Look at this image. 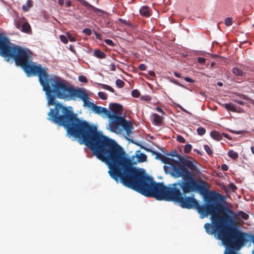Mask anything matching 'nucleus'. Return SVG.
I'll list each match as a JSON object with an SVG mask.
<instances>
[{"label":"nucleus","instance_id":"obj_32","mask_svg":"<svg viewBox=\"0 0 254 254\" xmlns=\"http://www.w3.org/2000/svg\"><path fill=\"white\" fill-rule=\"evenodd\" d=\"M204 148L208 155H212L213 152L211 151L210 147L208 145H204Z\"/></svg>","mask_w":254,"mask_h":254},{"label":"nucleus","instance_id":"obj_26","mask_svg":"<svg viewBox=\"0 0 254 254\" xmlns=\"http://www.w3.org/2000/svg\"><path fill=\"white\" fill-rule=\"evenodd\" d=\"M116 84L119 88H122L124 86L125 83L123 80L118 79L116 81Z\"/></svg>","mask_w":254,"mask_h":254},{"label":"nucleus","instance_id":"obj_31","mask_svg":"<svg viewBox=\"0 0 254 254\" xmlns=\"http://www.w3.org/2000/svg\"><path fill=\"white\" fill-rule=\"evenodd\" d=\"M98 95L100 98L102 100H106L107 98L106 94L103 92H99Z\"/></svg>","mask_w":254,"mask_h":254},{"label":"nucleus","instance_id":"obj_37","mask_svg":"<svg viewBox=\"0 0 254 254\" xmlns=\"http://www.w3.org/2000/svg\"><path fill=\"white\" fill-rule=\"evenodd\" d=\"M177 140L178 141L181 143H185L186 142L185 139L182 135H178Z\"/></svg>","mask_w":254,"mask_h":254},{"label":"nucleus","instance_id":"obj_22","mask_svg":"<svg viewBox=\"0 0 254 254\" xmlns=\"http://www.w3.org/2000/svg\"><path fill=\"white\" fill-rule=\"evenodd\" d=\"M238 215L240 217H241V218H242L245 220L248 219V218L249 217V215L248 214H247L246 213H245L242 211H239Z\"/></svg>","mask_w":254,"mask_h":254},{"label":"nucleus","instance_id":"obj_44","mask_svg":"<svg viewBox=\"0 0 254 254\" xmlns=\"http://www.w3.org/2000/svg\"><path fill=\"white\" fill-rule=\"evenodd\" d=\"M167 155L171 156L172 157L177 156L178 154L176 151H171L168 153H167Z\"/></svg>","mask_w":254,"mask_h":254},{"label":"nucleus","instance_id":"obj_43","mask_svg":"<svg viewBox=\"0 0 254 254\" xmlns=\"http://www.w3.org/2000/svg\"><path fill=\"white\" fill-rule=\"evenodd\" d=\"M206 60L205 59L201 57H199L197 58V62L201 64H204L205 63Z\"/></svg>","mask_w":254,"mask_h":254},{"label":"nucleus","instance_id":"obj_38","mask_svg":"<svg viewBox=\"0 0 254 254\" xmlns=\"http://www.w3.org/2000/svg\"><path fill=\"white\" fill-rule=\"evenodd\" d=\"M104 41L107 45L113 47L115 46V44L113 41L110 39H105Z\"/></svg>","mask_w":254,"mask_h":254},{"label":"nucleus","instance_id":"obj_56","mask_svg":"<svg viewBox=\"0 0 254 254\" xmlns=\"http://www.w3.org/2000/svg\"><path fill=\"white\" fill-rule=\"evenodd\" d=\"M222 135L226 138H228V134L225 133H223Z\"/></svg>","mask_w":254,"mask_h":254},{"label":"nucleus","instance_id":"obj_53","mask_svg":"<svg viewBox=\"0 0 254 254\" xmlns=\"http://www.w3.org/2000/svg\"><path fill=\"white\" fill-rule=\"evenodd\" d=\"M148 74L151 77H154L155 73L153 71H149Z\"/></svg>","mask_w":254,"mask_h":254},{"label":"nucleus","instance_id":"obj_20","mask_svg":"<svg viewBox=\"0 0 254 254\" xmlns=\"http://www.w3.org/2000/svg\"><path fill=\"white\" fill-rule=\"evenodd\" d=\"M176 160L166 157L164 155L161 160L163 163L171 166Z\"/></svg>","mask_w":254,"mask_h":254},{"label":"nucleus","instance_id":"obj_33","mask_svg":"<svg viewBox=\"0 0 254 254\" xmlns=\"http://www.w3.org/2000/svg\"><path fill=\"white\" fill-rule=\"evenodd\" d=\"M82 33L85 34V35L87 36H90L92 34V31L91 29L89 28H84L82 30Z\"/></svg>","mask_w":254,"mask_h":254},{"label":"nucleus","instance_id":"obj_2","mask_svg":"<svg viewBox=\"0 0 254 254\" xmlns=\"http://www.w3.org/2000/svg\"><path fill=\"white\" fill-rule=\"evenodd\" d=\"M112 179L144 196L178 202L183 208H194L201 218L211 215V223H207L204 226L209 235L214 234L212 230L213 228L230 218L229 214H233L232 210L220 204L222 201L205 202L200 205L193 196L184 197L180 189L177 187H167L163 183H156L143 170L133 166L131 159Z\"/></svg>","mask_w":254,"mask_h":254},{"label":"nucleus","instance_id":"obj_60","mask_svg":"<svg viewBox=\"0 0 254 254\" xmlns=\"http://www.w3.org/2000/svg\"><path fill=\"white\" fill-rule=\"evenodd\" d=\"M211 65L212 66L213 65V63L211 64Z\"/></svg>","mask_w":254,"mask_h":254},{"label":"nucleus","instance_id":"obj_55","mask_svg":"<svg viewBox=\"0 0 254 254\" xmlns=\"http://www.w3.org/2000/svg\"><path fill=\"white\" fill-rule=\"evenodd\" d=\"M58 3L61 6H62L64 4V0H59V1H58Z\"/></svg>","mask_w":254,"mask_h":254},{"label":"nucleus","instance_id":"obj_14","mask_svg":"<svg viewBox=\"0 0 254 254\" xmlns=\"http://www.w3.org/2000/svg\"><path fill=\"white\" fill-rule=\"evenodd\" d=\"M19 30L23 32L27 33H28L31 31V26L27 20H26L24 23H23L22 27Z\"/></svg>","mask_w":254,"mask_h":254},{"label":"nucleus","instance_id":"obj_59","mask_svg":"<svg viewBox=\"0 0 254 254\" xmlns=\"http://www.w3.org/2000/svg\"><path fill=\"white\" fill-rule=\"evenodd\" d=\"M194 151H196V149H194ZM197 153H199V151H197Z\"/></svg>","mask_w":254,"mask_h":254},{"label":"nucleus","instance_id":"obj_3","mask_svg":"<svg viewBox=\"0 0 254 254\" xmlns=\"http://www.w3.org/2000/svg\"><path fill=\"white\" fill-rule=\"evenodd\" d=\"M179 186L182 190L183 194H186L192 192H198L204 197L205 202H225L226 196L215 191H209L208 183L202 180L195 179L192 171L186 175L182 181L174 184L173 187Z\"/></svg>","mask_w":254,"mask_h":254},{"label":"nucleus","instance_id":"obj_54","mask_svg":"<svg viewBox=\"0 0 254 254\" xmlns=\"http://www.w3.org/2000/svg\"><path fill=\"white\" fill-rule=\"evenodd\" d=\"M174 75H175L176 77H177V78H180V77H181V74H180V73H178V72H174Z\"/></svg>","mask_w":254,"mask_h":254},{"label":"nucleus","instance_id":"obj_25","mask_svg":"<svg viewBox=\"0 0 254 254\" xmlns=\"http://www.w3.org/2000/svg\"><path fill=\"white\" fill-rule=\"evenodd\" d=\"M196 131H197L198 134H199V135H203V134H205V133L206 132L205 129L202 127H198L197 128Z\"/></svg>","mask_w":254,"mask_h":254},{"label":"nucleus","instance_id":"obj_39","mask_svg":"<svg viewBox=\"0 0 254 254\" xmlns=\"http://www.w3.org/2000/svg\"><path fill=\"white\" fill-rule=\"evenodd\" d=\"M67 39L70 41V42H75L76 41V39L74 37H73L72 35H71L69 33L67 34Z\"/></svg>","mask_w":254,"mask_h":254},{"label":"nucleus","instance_id":"obj_19","mask_svg":"<svg viewBox=\"0 0 254 254\" xmlns=\"http://www.w3.org/2000/svg\"><path fill=\"white\" fill-rule=\"evenodd\" d=\"M93 55L98 59H104L106 58V54L99 50H95Z\"/></svg>","mask_w":254,"mask_h":254},{"label":"nucleus","instance_id":"obj_15","mask_svg":"<svg viewBox=\"0 0 254 254\" xmlns=\"http://www.w3.org/2000/svg\"><path fill=\"white\" fill-rule=\"evenodd\" d=\"M232 72L235 75L239 76H245L246 75V72L237 67H234L233 68Z\"/></svg>","mask_w":254,"mask_h":254},{"label":"nucleus","instance_id":"obj_23","mask_svg":"<svg viewBox=\"0 0 254 254\" xmlns=\"http://www.w3.org/2000/svg\"><path fill=\"white\" fill-rule=\"evenodd\" d=\"M100 85L102 88L107 90H109L110 92H113V93L115 92V90L111 86H110L108 85H107V84H100Z\"/></svg>","mask_w":254,"mask_h":254},{"label":"nucleus","instance_id":"obj_24","mask_svg":"<svg viewBox=\"0 0 254 254\" xmlns=\"http://www.w3.org/2000/svg\"><path fill=\"white\" fill-rule=\"evenodd\" d=\"M152 153V154H154L155 155L156 157V159H158V160H161L162 158L163 157L164 155H162V154H161L159 152H155L154 151H151Z\"/></svg>","mask_w":254,"mask_h":254},{"label":"nucleus","instance_id":"obj_40","mask_svg":"<svg viewBox=\"0 0 254 254\" xmlns=\"http://www.w3.org/2000/svg\"><path fill=\"white\" fill-rule=\"evenodd\" d=\"M172 82L173 83H174V84H176V85H178V86H180V87H183V88H186V86H185V85H184L182 84L181 83H180V82H179L178 81H177V80H175V79H173V80H172Z\"/></svg>","mask_w":254,"mask_h":254},{"label":"nucleus","instance_id":"obj_4","mask_svg":"<svg viewBox=\"0 0 254 254\" xmlns=\"http://www.w3.org/2000/svg\"><path fill=\"white\" fill-rule=\"evenodd\" d=\"M22 68L23 69L27 76H38L39 81L43 87V90L46 93L48 100V105L53 106L55 100V94L57 85L62 83L64 81L54 76L50 77L47 72V68H43L41 65L36 64L32 61V59L25 64Z\"/></svg>","mask_w":254,"mask_h":254},{"label":"nucleus","instance_id":"obj_36","mask_svg":"<svg viewBox=\"0 0 254 254\" xmlns=\"http://www.w3.org/2000/svg\"><path fill=\"white\" fill-rule=\"evenodd\" d=\"M118 21H120L121 23L124 24L126 25H130V23H129V21H128V20L123 19L122 18H120L118 19Z\"/></svg>","mask_w":254,"mask_h":254},{"label":"nucleus","instance_id":"obj_45","mask_svg":"<svg viewBox=\"0 0 254 254\" xmlns=\"http://www.w3.org/2000/svg\"><path fill=\"white\" fill-rule=\"evenodd\" d=\"M229 188L233 191H235L237 190L236 186L232 183L230 184Z\"/></svg>","mask_w":254,"mask_h":254},{"label":"nucleus","instance_id":"obj_30","mask_svg":"<svg viewBox=\"0 0 254 254\" xmlns=\"http://www.w3.org/2000/svg\"><path fill=\"white\" fill-rule=\"evenodd\" d=\"M131 95L135 98H138L140 96V92L137 89H134L131 91Z\"/></svg>","mask_w":254,"mask_h":254},{"label":"nucleus","instance_id":"obj_34","mask_svg":"<svg viewBox=\"0 0 254 254\" xmlns=\"http://www.w3.org/2000/svg\"><path fill=\"white\" fill-rule=\"evenodd\" d=\"M60 39L61 41L64 43V44H66L68 42V39L67 38L64 36V35H61L60 36Z\"/></svg>","mask_w":254,"mask_h":254},{"label":"nucleus","instance_id":"obj_47","mask_svg":"<svg viewBox=\"0 0 254 254\" xmlns=\"http://www.w3.org/2000/svg\"><path fill=\"white\" fill-rule=\"evenodd\" d=\"M221 169L223 170V171H228V169H229V167L227 165L225 164H223L221 166Z\"/></svg>","mask_w":254,"mask_h":254},{"label":"nucleus","instance_id":"obj_57","mask_svg":"<svg viewBox=\"0 0 254 254\" xmlns=\"http://www.w3.org/2000/svg\"><path fill=\"white\" fill-rule=\"evenodd\" d=\"M251 149L252 152L254 154V146H252Z\"/></svg>","mask_w":254,"mask_h":254},{"label":"nucleus","instance_id":"obj_12","mask_svg":"<svg viewBox=\"0 0 254 254\" xmlns=\"http://www.w3.org/2000/svg\"><path fill=\"white\" fill-rule=\"evenodd\" d=\"M152 117L153 118V124L157 126H161L162 125L164 117H161L156 113L153 114Z\"/></svg>","mask_w":254,"mask_h":254},{"label":"nucleus","instance_id":"obj_28","mask_svg":"<svg viewBox=\"0 0 254 254\" xmlns=\"http://www.w3.org/2000/svg\"><path fill=\"white\" fill-rule=\"evenodd\" d=\"M138 159L140 162H145L147 160V156L144 153H141L138 156Z\"/></svg>","mask_w":254,"mask_h":254},{"label":"nucleus","instance_id":"obj_58","mask_svg":"<svg viewBox=\"0 0 254 254\" xmlns=\"http://www.w3.org/2000/svg\"><path fill=\"white\" fill-rule=\"evenodd\" d=\"M217 85L220 86H222L223 85V83L221 82H217Z\"/></svg>","mask_w":254,"mask_h":254},{"label":"nucleus","instance_id":"obj_42","mask_svg":"<svg viewBox=\"0 0 254 254\" xmlns=\"http://www.w3.org/2000/svg\"><path fill=\"white\" fill-rule=\"evenodd\" d=\"M94 33L97 39L100 40H102V35L101 34L97 33L96 31H94Z\"/></svg>","mask_w":254,"mask_h":254},{"label":"nucleus","instance_id":"obj_5","mask_svg":"<svg viewBox=\"0 0 254 254\" xmlns=\"http://www.w3.org/2000/svg\"><path fill=\"white\" fill-rule=\"evenodd\" d=\"M8 39L0 34V53L5 58L13 59L16 64L22 67L32 59V53L27 48L9 46Z\"/></svg>","mask_w":254,"mask_h":254},{"label":"nucleus","instance_id":"obj_7","mask_svg":"<svg viewBox=\"0 0 254 254\" xmlns=\"http://www.w3.org/2000/svg\"><path fill=\"white\" fill-rule=\"evenodd\" d=\"M107 117L111 120L109 124V129L112 132H116L119 129V126H121L124 117L112 114L111 113Z\"/></svg>","mask_w":254,"mask_h":254},{"label":"nucleus","instance_id":"obj_21","mask_svg":"<svg viewBox=\"0 0 254 254\" xmlns=\"http://www.w3.org/2000/svg\"><path fill=\"white\" fill-rule=\"evenodd\" d=\"M228 155L230 158H232L233 159H237L239 156L238 153L235 152L233 150H230L228 151Z\"/></svg>","mask_w":254,"mask_h":254},{"label":"nucleus","instance_id":"obj_8","mask_svg":"<svg viewBox=\"0 0 254 254\" xmlns=\"http://www.w3.org/2000/svg\"><path fill=\"white\" fill-rule=\"evenodd\" d=\"M93 112L97 114H104L107 117L111 113L107 108L94 105L92 109Z\"/></svg>","mask_w":254,"mask_h":254},{"label":"nucleus","instance_id":"obj_29","mask_svg":"<svg viewBox=\"0 0 254 254\" xmlns=\"http://www.w3.org/2000/svg\"><path fill=\"white\" fill-rule=\"evenodd\" d=\"M192 148L191 145L188 144L185 146L184 152L186 153H189L190 152Z\"/></svg>","mask_w":254,"mask_h":254},{"label":"nucleus","instance_id":"obj_6","mask_svg":"<svg viewBox=\"0 0 254 254\" xmlns=\"http://www.w3.org/2000/svg\"><path fill=\"white\" fill-rule=\"evenodd\" d=\"M166 174H170L173 178L182 179L190 171L198 174L199 170L197 166L191 161L185 159L184 161L175 160L171 166H164Z\"/></svg>","mask_w":254,"mask_h":254},{"label":"nucleus","instance_id":"obj_27","mask_svg":"<svg viewBox=\"0 0 254 254\" xmlns=\"http://www.w3.org/2000/svg\"><path fill=\"white\" fill-rule=\"evenodd\" d=\"M225 24L227 26H230L232 25V19L231 17H227L225 20Z\"/></svg>","mask_w":254,"mask_h":254},{"label":"nucleus","instance_id":"obj_16","mask_svg":"<svg viewBox=\"0 0 254 254\" xmlns=\"http://www.w3.org/2000/svg\"><path fill=\"white\" fill-rule=\"evenodd\" d=\"M211 137L216 140H221L222 138V135L217 131L212 130L210 132Z\"/></svg>","mask_w":254,"mask_h":254},{"label":"nucleus","instance_id":"obj_17","mask_svg":"<svg viewBox=\"0 0 254 254\" xmlns=\"http://www.w3.org/2000/svg\"><path fill=\"white\" fill-rule=\"evenodd\" d=\"M222 106L225 107L228 111H231L233 112H237V109L232 103L223 104Z\"/></svg>","mask_w":254,"mask_h":254},{"label":"nucleus","instance_id":"obj_1","mask_svg":"<svg viewBox=\"0 0 254 254\" xmlns=\"http://www.w3.org/2000/svg\"><path fill=\"white\" fill-rule=\"evenodd\" d=\"M57 85L55 107L48 113V120L64 127L70 136L81 139L94 155L108 165V173L113 178L131 159L114 140L104 135L95 126L79 119L71 107L67 108L56 100L57 98L65 101L78 99L83 102L84 106L92 109L95 104L90 101L85 89L75 88L64 81Z\"/></svg>","mask_w":254,"mask_h":254},{"label":"nucleus","instance_id":"obj_35","mask_svg":"<svg viewBox=\"0 0 254 254\" xmlns=\"http://www.w3.org/2000/svg\"><path fill=\"white\" fill-rule=\"evenodd\" d=\"M78 80L79 81L83 83H86L88 81L87 78L84 75L79 76L78 77Z\"/></svg>","mask_w":254,"mask_h":254},{"label":"nucleus","instance_id":"obj_10","mask_svg":"<svg viewBox=\"0 0 254 254\" xmlns=\"http://www.w3.org/2000/svg\"><path fill=\"white\" fill-rule=\"evenodd\" d=\"M122 122L123 123H122L121 125L122 127L126 131L127 134V135H129L131 132V130L133 128L130 122L127 121L124 118Z\"/></svg>","mask_w":254,"mask_h":254},{"label":"nucleus","instance_id":"obj_49","mask_svg":"<svg viewBox=\"0 0 254 254\" xmlns=\"http://www.w3.org/2000/svg\"><path fill=\"white\" fill-rule=\"evenodd\" d=\"M156 110L160 113H161V114H163V115H165V112H164V111L162 109L159 108V107H156Z\"/></svg>","mask_w":254,"mask_h":254},{"label":"nucleus","instance_id":"obj_52","mask_svg":"<svg viewBox=\"0 0 254 254\" xmlns=\"http://www.w3.org/2000/svg\"><path fill=\"white\" fill-rule=\"evenodd\" d=\"M71 5V2L70 1L68 0L65 2V7H68Z\"/></svg>","mask_w":254,"mask_h":254},{"label":"nucleus","instance_id":"obj_13","mask_svg":"<svg viewBox=\"0 0 254 254\" xmlns=\"http://www.w3.org/2000/svg\"><path fill=\"white\" fill-rule=\"evenodd\" d=\"M26 20V18L24 17H17L14 20L15 26L17 29H20L23 23H24Z\"/></svg>","mask_w":254,"mask_h":254},{"label":"nucleus","instance_id":"obj_51","mask_svg":"<svg viewBox=\"0 0 254 254\" xmlns=\"http://www.w3.org/2000/svg\"><path fill=\"white\" fill-rule=\"evenodd\" d=\"M234 101L236 103H237L238 104H240V105H244L245 104V102L244 101H241V100H235Z\"/></svg>","mask_w":254,"mask_h":254},{"label":"nucleus","instance_id":"obj_11","mask_svg":"<svg viewBox=\"0 0 254 254\" xmlns=\"http://www.w3.org/2000/svg\"><path fill=\"white\" fill-rule=\"evenodd\" d=\"M140 14L144 17H148L151 15V11L148 6H143L139 10Z\"/></svg>","mask_w":254,"mask_h":254},{"label":"nucleus","instance_id":"obj_41","mask_svg":"<svg viewBox=\"0 0 254 254\" xmlns=\"http://www.w3.org/2000/svg\"><path fill=\"white\" fill-rule=\"evenodd\" d=\"M138 68L141 71H144L146 70V66L144 64H141L138 65Z\"/></svg>","mask_w":254,"mask_h":254},{"label":"nucleus","instance_id":"obj_18","mask_svg":"<svg viewBox=\"0 0 254 254\" xmlns=\"http://www.w3.org/2000/svg\"><path fill=\"white\" fill-rule=\"evenodd\" d=\"M33 6V1L31 0H27L26 3L22 6V9L27 12L29 11V9Z\"/></svg>","mask_w":254,"mask_h":254},{"label":"nucleus","instance_id":"obj_48","mask_svg":"<svg viewBox=\"0 0 254 254\" xmlns=\"http://www.w3.org/2000/svg\"><path fill=\"white\" fill-rule=\"evenodd\" d=\"M236 95L241 98H243V99H248V97L246 95H243V94H241L239 93H237L236 94Z\"/></svg>","mask_w":254,"mask_h":254},{"label":"nucleus","instance_id":"obj_50","mask_svg":"<svg viewBox=\"0 0 254 254\" xmlns=\"http://www.w3.org/2000/svg\"><path fill=\"white\" fill-rule=\"evenodd\" d=\"M116 70V66L114 64H111V70L115 71Z\"/></svg>","mask_w":254,"mask_h":254},{"label":"nucleus","instance_id":"obj_9","mask_svg":"<svg viewBox=\"0 0 254 254\" xmlns=\"http://www.w3.org/2000/svg\"><path fill=\"white\" fill-rule=\"evenodd\" d=\"M109 107L113 113L112 114H115L118 116L123 110V106L118 103H111L109 105Z\"/></svg>","mask_w":254,"mask_h":254},{"label":"nucleus","instance_id":"obj_46","mask_svg":"<svg viewBox=\"0 0 254 254\" xmlns=\"http://www.w3.org/2000/svg\"><path fill=\"white\" fill-rule=\"evenodd\" d=\"M184 79L186 81H187L188 82H190V83H193V82H194V80L193 79H191V78H190L189 77H184Z\"/></svg>","mask_w":254,"mask_h":254}]
</instances>
